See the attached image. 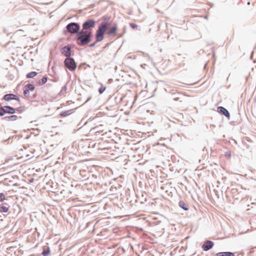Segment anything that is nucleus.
<instances>
[{
    "instance_id": "f257e3e1",
    "label": "nucleus",
    "mask_w": 256,
    "mask_h": 256,
    "mask_svg": "<svg viewBox=\"0 0 256 256\" xmlns=\"http://www.w3.org/2000/svg\"><path fill=\"white\" fill-rule=\"evenodd\" d=\"M108 24L103 22L98 26L96 34V42H101L104 39V35L106 32L109 36L114 37L117 34L118 27L116 26H113L108 30Z\"/></svg>"
},
{
    "instance_id": "f03ea898",
    "label": "nucleus",
    "mask_w": 256,
    "mask_h": 256,
    "mask_svg": "<svg viewBox=\"0 0 256 256\" xmlns=\"http://www.w3.org/2000/svg\"><path fill=\"white\" fill-rule=\"evenodd\" d=\"M91 36V30H82L78 34L77 44L80 46L86 45L90 42Z\"/></svg>"
},
{
    "instance_id": "7ed1b4c3",
    "label": "nucleus",
    "mask_w": 256,
    "mask_h": 256,
    "mask_svg": "<svg viewBox=\"0 0 256 256\" xmlns=\"http://www.w3.org/2000/svg\"><path fill=\"white\" fill-rule=\"evenodd\" d=\"M65 66L70 71H73L76 70V64L74 60L70 58H66L64 62Z\"/></svg>"
},
{
    "instance_id": "20e7f679",
    "label": "nucleus",
    "mask_w": 256,
    "mask_h": 256,
    "mask_svg": "<svg viewBox=\"0 0 256 256\" xmlns=\"http://www.w3.org/2000/svg\"><path fill=\"white\" fill-rule=\"evenodd\" d=\"M95 21L93 20H86L83 24L82 30H91L90 28L94 27Z\"/></svg>"
},
{
    "instance_id": "39448f33",
    "label": "nucleus",
    "mask_w": 256,
    "mask_h": 256,
    "mask_svg": "<svg viewBox=\"0 0 256 256\" xmlns=\"http://www.w3.org/2000/svg\"><path fill=\"white\" fill-rule=\"evenodd\" d=\"M79 29V26L78 24L74 22L70 23L67 26L68 30L72 33H76Z\"/></svg>"
},
{
    "instance_id": "423d86ee",
    "label": "nucleus",
    "mask_w": 256,
    "mask_h": 256,
    "mask_svg": "<svg viewBox=\"0 0 256 256\" xmlns=\"http://www.w3.org/2000/svg\"><path fill=\"white\" fill-rule=\"evenodd\" d=\"M4 99L6 101H10L12 100H20L19 98L14 94H6L4 96Z\"/></svg>"
},
{
    "instance_id": "0eeeda50",
    "label": "nucleus",
    "mask_w": 256,
    "mask_h": 256,
    "mask_svg": "<svg viewBox=\"0 0 256 256\" xmlns=\"http://www.w3.org/2000/svg\"><path fill=\"white\" fill-rule=\"evenodd\" d=\"M214 243L212 241L208 240L202 246V248L204 250L206 251L212 248Z\"/></svg>"
},
{
    "instance_id": "6e6552de",
    "label": "nucleus",
    "mask_w": 256,
    "mask_h": 256,
    "mask_svg": "<svg viewBox=\"0 0 256 256\" xmlns=\"http://www.w3.org/2000/svg\"><path fill=\"white\" fill-rule=\"evenodd\" d=\"M62 53L66 56L69 58L71 55V50L70 47L66 46L62 48Z\"/></svg>"
},
{
    "instance_id": "1a4fd4ad",
    "label": "nucleus",
    "mask_w": 256,
    "mask_h": 256,
    "mask_svg": "<svg viewBox=\"0 0 256 256\" xmlns=\"http://www.w3.org/2000/svg\"><path fill=\"white\" fill-rule=\"evenodd\" d=\"M218 112L223 114L227 118H230V114L222 106H219L218 108Z\"/></svg>"
},
{
    "instance_id": "9d476101",
    "label": "nucleus",
    "mask_w": 256,
    "mask_h": 256,
    "mask_svg": "<svg viewBox=\"0 0 256 256\" xmlns=\"http://www.w3.org/2000/svg\"><path fill=\"white\" fill-rule=\"evenodd\" d=\"M16 109L10 106H4L5 114H13L15 112Z\"/></svg>"
},
{
    "instance_id": "9b49d317",
    "label": "nucleus",
    "mask_w": 256,
    "mask_h": 256,
    "mask_svg": "<svg viewBox=\"0 0 256 256\" xmlns=\"http://www.w3.org/2000/svg\"><path fill=\"white\" fill-rule=\"evenodd\" d=\"M216 256H234V254L230 252H224L218 253Z\"/></svg>"
},
{
    "instance_id": "f8f14e48",
    "label": "nucleus",
    "mask_w": 256,
    "mask_h": 256,
    "mask_svg": "<svg viewBox=\"0 0 256 256\" xmlns=\"http://www.w3.org/2000/svg\"><path fill=\"white\" fill-rule=\"evenodd\" d=\"M4 119L8 121H15L18 119V116L15 115H12L8 116H6L4 118Z\"/></svg>"
},
{
    "instance_id": "ddd939ff",
    "label": "nucleus",
    "mask_w": 256,
    "mask_h": 256,
    "mask_svg": "<svg viewBox=\"0 0 256 256\" xmlns=\"http://www.w3.org/2000/svg\"><path fill=\"white\" fill-rule=\"evenodd\" d=\"M178 204L181 208L186 210L188 209V205L183 201H180Z\"/></svg>"
},
{
    "instance_id": "4468645a",
    "label": "nucleus",
    "mask_w": 256,
    "mask_h": 256,
    "mask_svg": "<svg viewBox=\"0 0 256 256\" xmlns=\"http://www.w3.org/2000/svg\"><path fill=\"white\" fill-rule=\"evenodd\" d=\"M37 75V72H30L26 74L27 78H33Z\"/></svg>"
},
{
    "instance_id": "2eb2a0df",
    "label": "nucleus",
    "mask_w": 256,
    "mask_h": 256,
    "mask_svg": "<svg viewBox=\"0 0 256 256\" xmlns=\"http://www.w3.org/2000/svg\"><path fill=\"white\" fill-rule=\"evenodd\" d=\"M8 210V208L6 206H2L0 208V212H6Z\"/></svg>"
},
{
    "instance_id": "dca6fc26",
    "label": "nucleus",
    "mask_w": 256,
    "mask_h": 256,
    "mask_svg": "<svg viewBox=\"0 0 256 256\" xmlns=\"http://www.w3.org/2000/svg\"><path fill=\"white\" fill-rule=\"evenodd\" d=\"M26 88H28L29 90H31V91H32L34 90V86L33 84H27L26 86Z\"/></svg>"
},
{
    "instance_id": "f3484780",
    "label": "nucleus",
    "mask_w": 256,
    "mask_h": 256,
    "mask_svg": "<svg viewBox=\"0 0 256 256\" xmlns=\"http://www.w3.org/2000/svg\"><path fill=\"white\" fill-rule=\"evenodd\" d=\"M46 81H47V78L46 77H44L40 81L39 84H44L46 82Z\"/></svg>"
},
{
    "instance_id": "a211bd4d",
    "label": "nucleus",
    "mask_w": 256,
    "mask_h": 256,
    "mask_svg": "<svg viewBox=\"0 0 256 256\" xmlns=\"http://www.w3.org/2000/svg\"><path fill=\"white\" fill-rule=\"evenodd\" d=\"M50 250L48 249V250H44L42 252V254L44 256H47L50 254Z\"/></svg>"
},
{
    "instance_id": "6ab92c4d",
    "label": "nucleus",
    "mask_w": 256,
    "mask_h": 256,
    "mask_svg": "<svg viewBox=\"0 0 256 256\" xmlns=\"http://www.w3.org/2000/svg\"><path fill=\"white\" fill-rule=\"evenodd\" d=\"M232 156L231 152L230 151H228L225 152L224 156L227 158H230Z\"/></svg>"
},
{
    "instance_id": "aec40b11",
    "label": "nucleus",
    "mask_w": 256,
    "mask_h": 256,
    "mask_svg": "<svg viewBox=\"0 0 256 256\" xmlns=\"http://www.w3.org/2000/svg\"><path fill=\"white\" fill-rule=\"evenodd\" d=\"M6 200L5 195L3 193H0V202H3Z\"/></svg>"
},
{
    "instance_id": "412c9836",
    "label": "nucleus",
    "mask_w": 256,
    "mask_h": 256,
    "mask_svg": "<svg viewBox=\"0 0 256 256\" xmlns=\"http://www.w3.org/2000/svg\"><path fill=\"white\" fill-rule=\"evenodd\" d=\"M106 89V86H101L99 90H98V92H100V94H102Z\"/></svg>"
},
{
    "instance_id": "4be33fe9",
    "label": "nucleus",
    "mask_w": 256,
    "mask_h": 256,
    "mask_svg": "<svg viewBox=\"0 0 256 256\" xmlns=\"http://www.w3.org/2000/svg\"><path fill=\"white\" fill-rule=\"evenodd\" d=\"M5 114L4 106L0 107V116H3Z\"/></svg>"
},
{
    "instance_id": "5701e85b",
    "label": "nucleus",
    "mask_w": 256,
    "mask_h": 256,
    "mask_svg": "<svg viewBox=\"0 0 256 256\" xmlns=\"http://www.w3.org/2000/svg\"><path fill=\"white\" fill-rule=\"evenodd\" d=\"M71 112H62L60 115L62 116H68V115H69Z\"/></svg>"
},
{
    "instance_id": "b1692460",
    "label": "nucleus",
    "mask_w": 256,
    "mask_h": 256,
    "mask_svg": "<svg viewBox=\"0 0 256 256\" xmlns=\"http://www.w3.org/2000/svg\"><path fill=\"white\" fill-rule=\"evenodd\" d=\"M130 27L133 29H135L138 28V26L136 24H134V23H130Z\"/></svg>"
},
{
    "instance_id": "393cba45",
    "label": "nucleus",
    "mask_w": 256,
    "mask_h": 256,
    "mask_svg": "<svg viewBox=\"0 0 256 256\" xmlns=\"http://www.w3.org/2000/svg\"><path fill=\"white\" fill-rule=\"evenodd\" d=\"M29 91L30 90L28 88H26V90H24V92L25 94H28Z\"/></svg>"
},
{
    "instance_id": "a878e982",
    "label": "nucleus",
    "mask_w": 256,
    "mask_h": 256,
    "mask_svg": "<svg viewBox=\"0 0 256 256\" xmlns=\"http://www.w3.org/2000/svg\"><path fill=\"white\" fill-rule=\"evenodd\" d=\"M94 44H92L90 46H94Z\"/></svg>"
}]
</instances>
